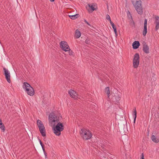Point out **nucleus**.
Returning <instances> with one entry per match:
<instances>
[{"mask_svg":"<svg viewBox=\"0 0 159 159\" xmlns=\"http://www.w3.org/2000/svg\"><path fill=\"white\" fill-rule=\"evenodd\" d=\"M147 20L146 19L144 20V27H147Z\"/></svg>","mask_w":159,"mask_h":159,"instance_id":"bb28decb","label":"nucleus"},{"mask_svg":"<svg viewBox=\"0 0 159 159\" xmlns=\"http://www.w3.org/2000/svg\"><path fill=\"white\" fill-rule=\"evenodd\" d=\"M57 124L52 127L54 133L57 135L59 136L61 135V132L64 129V126L62 123L59 122L57 123Z\"/></svg>","mask_w":159,"mask_h":159,"instance_id":"7ed1b4c3","label":"nucleus"},{"mask_svg":"<svg viewBox=\"0 0 159 159\" xmlns=\"http://www.w3.org/2000/svg\"><path fill=\"white\" fill-rule=\"evenodd\" d=\"M90 41L89 39H87L85 40V43L88 44H90Z\"/></svg>","mask_w":159,"mask_h":159,"instance_id":"5701e85b","label":"nucleus"},{"mask_svg":"<svg viewBox=\"0 0 159 159\" xmlns=\"http://www.w3.org/2000/svg\"><path fill=\"white\" fill-rule=\"evenodd\" d=\"M80 133L82 138L84 140H85L90 139L92 136L91 132L89 130L84 128L81 129Z\"/></svg>","mask_w":159,"mask_h":159,"instance_id":"f257e3e1","label":"nucleus"},{"mask_svg":"<svg viewBox=\"0 0 159 159\" xmlns=\"http://www.w3.org/2000/svg\"><path fill=\"white\" fill-rule=\"evenodd\" d=\"M81 33L78 30H75V36L76 37V38H80L81 36Z\"/></svg>","mask_w":159,"mask_h":159,"instance_id":"f3484780","label":"nucleus"},{"mask_svg":"<svg viewBox=\"0 0 159 159\" xmlns=\"http://www.w3.org/2000/svg\"><path fill=\"white\" fill-rule=\"evenodd\" d=\"M39 142H40V143L42 147V149H43V151H44V145L43 144L42 142H41V140L39 139Z\"/></svg>","mask_w":159,"mask_h":159,"instance_id":"b1692460","label":"nucleus"},{"mask_svg":"<svg viewBox=\"0 0 159 159\" xmlns=\"http://www.w3.org/2000/svg\"><path fill=\"white\" fill-rule=\"evenodd\" d=\"M151 139L152 140L154 143H157L159 142V138L157 139L156 136L153 135H152Z\"/></svg>","mask_w":159,"mask_h":159,"instance_id":"dca6fc26","label":"nucleus"},{"mask_svg":"<svg viewBox=\"0 0 159 159\" xmlns=\"http://www.w3.org/2000/svg\"><path fill=\"white\" fill-rule=\"evenodd\" d=\"M134 25H135L134 22L133 20H132L130 23V25L131 26H134Z\"/></svg>","mask_w":159,"mask_h":159,"instance_id":"cd10ccee","label":"nucleus"},{"mask_svg":"<svg viewBox=\"0 0 159 159\" xmlns=\"http://www.w3.org/2000/svg\"><path fill=\"white\" fill-rule=\"evenodd\" d=\"M37 123L39 131L42 135L43 137L46 136L45 128L42 122L40 120H38L37 121Z\"/></svg>","mask_w":159,"mask_h":159,"instance_id":"423d86ee","label":"nucleus"},{"mask_svg":"<svg viewBox=\"0 0 159 159\" xmlns=\"http://www.w3.org/2000/svg\"><path fill=\"white\" fill-rule=\"evenodd\" d=\"M114 30L115 32V34H116V35H117V31L116 30V28H115V29H114Z\"/></svg>","mask_w":159,"mask_h":159,"instance_id":"c756f323","label":"nucleus"},{"mask_svg":"<svg viewBox=\"0 0 159 159\" xmlns=\"http://www.w3.org/2000/svg\"><path fill=\"white\" fill-rule=\"evenodd\" d=\"M110 23L113 29L116 28V26L115 25L114 23L112 22L111 21Z\"/></svg>","mask_w":159,"mask_h":159,"instance_id":"393cba45","label":"nucleus"},{"mask_svg":"<svg viewBox=\"0 0 159 159\" xmlns=\"http://www.w3.org/2000/svg\"><path fill=\"white\" fill-rule=\"evenodd\" d=\"M108 5H107V8H108Z\"/></svg>","mask_w":159,"mask_h":159,"instance_id":"f704fd0d","label":"nucleus"},{"mask_svg":"<svg viewBox=\"0 0 159 159\" xmlns=\"http://www.w3.org/2000/svg\"><path fill=\"white\" fill-rule=\"evenodd\" d=\"M149 47L146 43L144 42L143 44V50L144 52L146 54L149 53Z\"/></svg>","mask_w":159,"mask_h":159,"instance_id":"f8f14e48","label":"nucleus"},{"mask_svg":"<svg viewBox=\"0 0 159 159\" xmlns=\"http://www.w3.org/2000/svg\"><path fill=\"white\" fill-rule=\"evenodd\" d=\"M120 92H117V93H111V99L113 101L117 102L120 100Z\"/></svg>","mask_w":159,"mask_h":159,"instance_id":"9d476101","label":"nucleus"},{"mask_svg":"<svg viewBox=\"0 0 159 159\" xmlns=\"http://www.w3.org/2000/svg\"><path fill=\"white\" fill-rule=\"evenodd\" d=\"M135 10L138 14L142 15L143 13V7L141 0H133L132 1Z\"/></svg>","mask_w":159,"mask_h":159,"instance_id":"f03ea898","label":"nucleus"},{"mask_svg":"<svg viewBox=\"0 0 159 159\" xmlns=\"http://www.w3.org/2000/svg\"><path fill=\"white\" fill-rule=\"evenodd\" d=\"M133 114L134 115V123H135L136 120V119L137 117V111L136 108H134V112Z\"/></svg>","mask_w":159,"mask_h":159,"instance_id":"412c9836","label":"nucleus"},{"mask_svg":"<svg viewBox=\"0 0 159 159\" xmlns=\"http://www.w3.org/2000/svg\"><path fill=\"white\" fill-rule=\"evenodd\" d=\"M141 159H144V155L143 153L141 155Z\"/></svg>","mask_w":159,"mask_h":159,"instance_id":"7c9ffc66","label":"nucleus"},{"mask_svg":"<svg viewBox=\"0 0 159 159\" xmlns=\"http://www.w3.org/2000/svg\"><path fill=\"white\" fill-rule=\"evenodd\" d=\"M0 128L3 131H4L5 128L4 125L2 122V120L0 119Z\"/></svg>","mask_w":159,"mask_h":159,"instance_id":"a211bd4d","label":"nucleus"},{"mask_svg":"<svg viewBox=\"0 0 159 159\" xmlns=\"http://www.w3.org/2000/svg\"><path fill=\"white\" fill-rule=\"evenodd\" d=\"M88 6L89 8H88L87 7H86V8L89 13H92L93 11L96 10L97 9L96 4L94 3L88 4Z\"/></svg>","mask_w":159,"mask_h":159,"instance_id":"1a4fd4ad","label":"nucleus"},{"mask_svg":"<svg viewBox=\"0 0 159 159\" xmlns=\"http://www.w3.org/2000/svg\"><path fill=\"white\" fill-rule=\"evenodd\" d=\"M155 21L154 23L156 24L155 30L157 31L159 28V17L158 16H155Z\"/></svg>","mask_w":159,"mask_h":159,"instance_id":"4468645a","label":"nucleus"},{"mask_svg":"<svg viewBox=\"0 0 159 159\" xmlns=\"http://www.w3.org/2000/svg\"><path fill=\"white\" fill-rule=\"evenodd\" d=\"M140 45V43L138 41H135L132 44L133 48L134 49H137L138 48Z\"/></svg>","mask_w":159,"mask_h":159,"instance_id":"2eb2a0df","label":"nucleus"},{"mask_svg":"<svg viewBox=\"0 0 159 159\" xmlns=\"http://www.w3.org/2000/svg\"><path fill=\"white\" fill-rule=\"evenodd\" d=\"M43 152H44V153L45 154V157L46 158L47 157V153H46V152H45V150H44V151H43Z\"/></svg>","mask_w":159,"mask_h":159,"instance_id":"473e14b6","label":"nucleus"},{"mask_svg":"<svg viewBox=\"0 0 159 159\" xmlns=\"http://www.w3.org/2000/svg\"><path fill=\"white\" fill-rule=\"evenodd\" d=\"M3 70L4 72V74L5 76V78L7 80L8 83H10L11 82L10 73L8 70L5 67L3 68Z\"/></svg>","mask_w":159,"mask_h":159,"instance_id":"9b49d317","label":"nucleus"},{"mask_svg":"<svg viewBox=\"0 0 159 159\" xmlns=\"http://www.w3.org/2000/svg\"><path fill=\"white\" fill-rule=\"evenodd\" d=\"M139 56L138 53H136L134 55L133 60V65L134 68L138 67L139 62Z\"/></svg>","mask_w":159,"mask_h":159,"instance_id":"0eeeda50","label":"nucleus"},{"mask_svg":"<svg viewBox=\"0 0 159 159\" xmlns=\"http://www.w3.org/2000/svg\"><path fill=\"white\" fill-rule=\"evenodd\" d=\"M147 32V27H144V29L143 32V34L144 36H146Z\"/></svg>","mask_w":159,"mask_h":159,"instance_id":"4be33fe9","label":"nucleus"},{"mask_svg":"<svg viewBox=\"0 0 159 159\" xmlns=\"http://www.w3.org/2000/svg\"><path fill=\"white\" fill-rule=\"evenodd\" d=\"M60 46L62 49L65 52H70L71 49L69 48L67 43L66 41H62L60 43Z\"/></svg>","mask_w":159,"mask_h":159,"instance_id":"6e6552de","label":"nucleus"},{"mask_svg":"<svg viewBox=\"0 0 159 159\" xmlns=\"http://www.w3.org/2000/svg\"><path fill=\"white\" fill-rule=\"evenodd\" d=\"M68 93L72 98L76 99L77 98V94L73 90L70 89L68 91Z\"/></svg>","mask_w":159,"mask_h":159,"instance_id":"ddd939ff","label":"nucleus"},{"mask_svg":"<svg viewBox=\"0 0 159 159\" xmlns=\"http://www.w3.org/2000/svg\"><path fill=\"white\" fill-rule=\"evenodd\" d=\"M105 93L107 94V97L108 98H109V97H110V89L109 88V87H106L105 89Z\"/></svg>","mask_w":159,"mask_h":159,"instance_id":"aec40b11","label":"nucleus"},{"mask_svg":"<svg viewBox=\"0 0 159 159\" xmlns=\"http://www.w3.org/2000/svg\"><path fill=\"white\" fill-rule=\"evenodd\" d=\"M69 55H73V54H72L73 52H72V51H71H71H70V52L69 51Z\"/></svg>","mask_w":159,"mask_h":159,"instance_id":"2f4dec72","label":"nucleus"},{"mask_svg":"<svg viewBox=\"0 0 159 159\" xmlns=\"http://www.w3.org/2000/svg\"><path fill=\"white\" fill-rule=\"evenodd\" d=\"M50 1L51 2H53L54 1V0H50Z\"/></svg>","mask_w":159,"mask_h":159,"instance_id":"72a5a7b5","label":"nucleus"},{"mask_svg":"<svg viewBox=\"0 0 159 159\" xmlns=\"http://www.w3.org/2000/svg\"><path fill=\"white\" fill-rule=\"evenodd\" d=\"M49 123L51 126H54L56 123H58L59 120L57 119V116L53 112H52L48 116Z\"/></svg>","mask_w":159,"mask_h":159,"instance_id":"39448f33","label":"nucleus"},{"mask_svg":"<svg viewBox=\"0 0 159 159\" xmlns=\"http://www.w3.org/2000/svg\"><path fill=\"white\" fill-rule=\"evenodd\" d=\"M84 22L86 23L89 26H91V25L90 24H89L86 20H84Z\"/></svg>","mask_w":159,"mask_h":159,"instance_id":"c85d7f7f","label":"nucleus"},{"mask_svg":"<svg viewBox=\"0 0 159 159\" xmlns=\"http://www.w3.org/2000/svg\"><path fill=\"white\" fill-rule=\"evenodd\" d=\"M23 88L25 89L27 93L30 96H33L34 94V91L33 88L27 82L23 83Z\"/></svg>","mask_w":159,"mask_h":159,"instance_id":"20e7f679","label":"nucleus"},{"mask_svg":"<svg viewBox=\"0 0 159 159\" xmlns=\"http://www.w3.org/2000/svg\"><path fill=\"white\" fill-rule=\"evenodd\" d=\"M106 18L107 20H109L110 22L111 21L110 16L108 15L107 14L106 16Z\"/></svg>","mask_w":159,"mask_h":159,"instance_id":"a878e982","label":"nucleus"},{"mask_svg":"<svg viewBox=\"0 0 159 159\" xmlns=\"http://www.w3.org/2000/svg\"><path fill=\"white\" fill-rule=\"evenodd\" d=\"M80 15L79 14H76L73 15H69V17L72 19H75L79 17Z\"/></svg>","mask_w":159,"mask_h":159,"instance_id":"6ab92c4d","label":"nucleus"}]
</instances>
